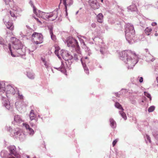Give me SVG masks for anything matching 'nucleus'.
<instances>
[{"label": "nucleus", "mask_w": 158, "mask_h": 158, "mask_svg": "<svg viewBox=\"0 0 158 158\" xmlns=\"http://www.w3.org/2000/svg\"><path fill=\"white\" fill-rule=\"evenodd\" d=\"M92 39L94 41L92 44H95L96 45L99 46L101 48L100 50L101 53L102 54H104L105 53V49L103 47L104 44L102 39L97 37H95Z\"/></svg>", "instance_id": "0eeeda50"}, {"label": "nucleus", "mask_w": 158, "mask_h": 158, "mask_svg": "<svg viewBox=\"0 0 158 158\" xmlns=\"http://www.w3.org/2000/svg\"><path fill=\"white\" fill-rule=\"evenodd\" d=\"M35 19L38 22H39L40 23H41V22L39 20V19H38L36 18H35Z\"/></svg>", "instance_id": "052dcab7"}, {"label": "nucleus", "mask_w": 158, "mask_h": 158, "mask_svg": "<svg viewBox=\"0 0 158 158\" xmlns=\"http://www.w3.org/2000/svg\"><path fill=\"white\" fill-rule=\"evenodd\" d=\"M144 93L145 96L149 98L150 101H151L152 100V97L150 94L146 92H144Z\"/></svg>", "instance_id": "72a5a7b5"}, {"label": "nucleus", "mask_w": 158, "mask_h": 158, "mask_svg": "<svg viewBox=\"0 0 158 158\" xmlns=\"http://www.w3.org/2000/svg\"><path fill=\"white\" fill-rule=\"evenodd\" d=\"M30 119L31 121L35 119V118L36 116L35 114L34 110H31L30 111L29 114Z\"/></svg>", "instance_id": "cd10ccee"}, {"label": "nucleus", "mask_w": 158, "mask_h": 158, "mask_svg": "<svg viewBox=\"0 0 158 158\" xmlns=\"http://www.w3.org/2000/svg\"><path fill=\"white\" fill-rule=\"evenodd\" d=\"M89 58L86 56L83 58H81V61L83 66V68L84 69L85 72L88 75L89 73V70L88 68L86 66V64H87L89 63L88 59Z\"/></svg>", "instance_id": "1a4fd4ad"}, {"label": "nucleus", "mask_w": 158, "mask_h": 158, "mask_svg": "<svg viewBox=\"0 0 158 158\" xmlns=\"http://www.w3.org/2000/svg\"><path fill=\"white\" fill-rule=\"evenodd\" d=\"M110 126L111 127L113 128H115L116 127V122L113 118H111L109 120Z\"/></svg>", "instance_id": "5701e85b"}, {"label": "nucleus", "mask_w": 158, "mask_h": 158, "mask_svg": "<svg viewBox=\"0 0 158 158\" xmlns=\"http://www.w3.org/2000/svg\"><path fill=\"white\" fill-rule=\"evenodd\" d=\"M33 8V11L34 13H35V14H36L37 13V12L36 11V9L35 7V6H33V7H32Z\"/></svg>", "instance_id": "49530a36"}, {"label": "nucleus", "mask_w": 158, "mask_h": 158, "mask_svg": "<svg viewBox=\"0 0 158 158\" xmlns=\"http://www.w3.org/2000/svg\"><path fill=\"white\" fill-rule=\"evenodd\" d=\"M39 34L40 33H36L35 32H34L32 35V36L33 38H35L36 39V37L38 36V34Z\"/></svg>", "instance_id": "a19ab883"}, {"label": "nucleus", "mask_w": 158, "mask_h": 158, "mask_svg": "<svg viewBox=\"0 0 158 158\" xmlns=\"http://www.w3.org/2000/svg\"><path fill=\"white\" fill-rule=\"evenodd\" d=\"M65 41L67 44L68 46L72 48V50L71 51L75 49V48L79 46L77 41L71 37H68Z\"/></svg>", "instance_id": "423d86ee"}, {"label": "nucleus", "mask_w": 158, "mask_h": 158, "mask_svg": "<svg viewBox=\"0 0 158 158\" xmlns=\"http://www.w3.org/2000/svg\"><path fill=\"white\" fill-rule=\"evenodd\" d=\"M27 51H28L29 52V53H30L31 55L33 56V54L32 52H33V51H31L29 49H27Z\"/></svg>", "instance_id": "de8ad7c7"}, {"label": "nucleus", "mask_w": 158, "mask_h": 158, "mask_svg": "<svg viewBox=\"0 0 158 158\" xmlns=\"http://www.w3.org/2000/svg\"><path fill=\"white\" fill-rule=\"evenodd\" d=\"M80 41L81 43L83 45V46L85 45L84 41L83 39H80Z\"/></svg>", "instance_id": "09e8293b"}, {"label": "nucleus", "mask_w": 158, "mask_h": 158, "mask_svg": "<svg viewBox=\"0 0 158 158\" xmlns=\"http://www.w3.org/2000/svg\"><path fill=\"white\" fill-rule=\"evenodd\" d=\"M121 60L127 64L128 69H132L139 61L138 57L134 52L126 50L119 54Z\"/></svg>", "instance_id": "7ed1b4c3"}, {"label": "nucleus", "mask_w": 158, "mask_h": 158, "mask_svg": "<svg viewBox=\"0 0 158 158\" xmlns=\"http://www.w3.org/2000/svg\"><path fill=\"white\" fill-rule=\"evenodd\" d=\"M23 124L26 129L29 135L30 136H32L35 133L34 130L30 127L28 124L26 123H23Z\"/></svg>", "instance_id": "f8f14e48"}, {"label": "nucleus", "mask_w": 158, "mask_h": 158, "mask_svg": "<svg viewBox=\"0 0 158 158\" xmlns=\"http://www.w3.org/2000/svg\"><path fill=\"white\" fill-rule=\"evenodd\" d=\"M153 73L156 77H157L158 76V67H156L155 68Z\"/></svg>", "instance_id": "e433bc0d"}, {"label": "nucleus", "mask_w": 158, "mask_h": 158, "mask_svg": "<svg viewBox=\"0 0 158 158\" xmlns=\"http://www.w3.org/2000/svg\"><path fill=\"white\" fill-rule=\"evenodd\" d=\"M91 26L92 27L95 28L96 27V24L94 23H92L91 25Z\"/></svg>", "instance_id": "6e6d98bb"}, {"label": "nucleus", "mask_w": 158, "mask_h": 158, "mask_svg": "<svg viewBox=\"0 0 158 158\" xmlns=\"http://www.w3.org/2000/svg\"><path fill=\"white\" fill-rule=\"evenodd\" d=\"M14 121L17 124H19L22 122V120L20 118V116L18 115L15 116Z\"/></svg>", "instance_id": "b1692460"}, {"label": "nucleus", "mask_w": 158, "mask_h": 158, "mask_svg": "<svg viewBox=\"0 0 158 158\" xmlns=\"http://www.w3.org/2000/svg\"><path fill=\"white\" fill-rule=\"evenodd\" d=\"M12 45L8 44L7 47L9 50V53L13 57H16L20 56H23L25 54L26 50L23 48V45L21 41L15 38H11Z\"/></svg>", "instance_id": "f03ea898"}, {"label": "nucleus", "mask_w": 158, "mask_h": 158, "mask_svg": "<svg viewBox=\"0 0 158 158\" xmlns=\"http://www.w3.org/2000/svg\"><path fill=\"white\" fill-rule=\"evenodd\" d=\"M30 124L31 125V126L32 127H36V125L34 124H33V123H30Z\"/></svg>", "instance_id": "bf43d9fd"}, {"label": "nucleus", "mask_w": 158, "mask_h": 158, "mask_svg": "<svg viewBox=\"0 0 158 158\" xmlns=\"http://www.w3.org/2000/svg\"><path fill=\"white\" fill-rule=\"evenodd\" d=\"M152 135L156 139V143L158 145V131H154L152 132Z\"/></svg>", "instance_id": "a878e982"}, {"label": "nucleus", "mask_w": 158, "mask_h": 158, "mask_svg": "<svg viewBox=\"0 0 158 158\" xmlns=\"http://www.w3.org/2000/svg\"><path fill=\"white\" fill-rule=\"evenodd\" d=\"M16 155H13L12 156H14L16 157L17 158H21V156L20 155H19L17 152H16Z\"/></svg>", "instance_id": "3c124183"}, {"label": "nucleus", "mask_w": 158, "mask_h": 158, "mask_svg": "<svg viewBox=\"0 0 158 158\" xmlns=\"http://www.w3.org/2000/svg\"><path fill=\"white\" fill-rule=\"evenodd\" d=\"M49 33L51 35V37L52 39L54 41H55L56 40V36L54 35L53 32V28H49Z\"/></svg>", "instance_id": "393cba45"}, {"label": "nucleus", "mask_w": 158, "mask_h": 158, "mask_svg": "<svg viewBox=\"0 0 158 158\" xmlns=\"http://www.w3.org/2000/svg\"><path fill=\"white\" fill-rule=\"evenodd\" d=\"M67 7H65V11L66 12V17L68 15V12H67Z\"/></svg>", "instance_id": "13d9d810"}, {"label": "nucleus", "mask_w": 158, "mask_h": 158, "mask_svg": "<svg viewBox=\"0 0 158 158\" xmlns=\"http://www.w3.org/2000/svg\"><path fill=\"white\" fill-rule=\"evenodd\" d=\"M121 91H124V92H125L126 91V90L125 89H122L121 90Z\"/></svg>", "instance_id": "338daca9"}, {"label": "nucleus", "mask_w": 158, "mask_h": 158, "mask_svg": "<svg viewBox=\"0 0 158 158\" xmlns=\"http://www.w3.org/2000/svg\"><path fill=\"white\" fill-rule=\"evenodd\" d=\"M146 61L148 62L153 61L155 59V58L151 54L148 53V55L146 56Z\"/></svg>", "instance_id": "aec40b11"}, {"label": "nucleus", "mask_w": 158, "mask_h": 158, "mask_svg": "<svg viewBox=\"0 0 158 158\" xmlns=\"http://www.w3.org/2000/svg\"><path fill=\"white\" fill-rule=\"evenodd\" d=\"M38 117L39 118H41L42 119H43V118L42 117H41V116L40 115H38Z\"/></svg>", "instance_id": "69168bd1"}, {"label": "nucleus", "mask_w": 158, "mask_h": 158, "mask_svg": "<svg viewBox=\"0 0 158 158\" xmlns=\"http://www.w3.org/2000/svg\"><path fill=\"white\" fill-rule=\"evenodd\" d=\"M154 35L155 37H157V40L158 41V28H155L153 31Z\"/></svg>", "instance_id": "c9c22d12"}, {"label": "nucleus", "mask_w": 158, "mask_h": 158, "mask_svg": "<svg viewBox=\"0 0 158 158\" xmlns=\"http://www.w3.org/2000/svg\"><path fill=\"white\" fill-rule=\"evenodd\" d=\"M131 102L132 104L134 105H135L136 103V102L135 100H131Z\"/></svg>", "instance_id": "5fc2aeb1"}, {"label": "nucleus", "mask_w": 158, "mask_h": 158, "mask_svg": "<svg viewBox=\"0 0 158 158\" xmlns=\"http://www.w3.org/2000/svg\"><path fill=\"white\" fill-rule=\"evenodd\" d=\"M72 52H73L74 57H73V60L77 61L80 59H81V57L82 55L79 46L75 48V49L73 50Z\"/></svg>", "instance_id": "6e6552de"}, {"label": "nucleus", "mask_w": 158, "mask_h": 158, "mask_svg": "<svg viewBox=\"0 0 158 158\" xmlns=\"http://www.w3.org/2000/svg\"><path fill=\"white\" fill-rule=\"evenodd\" d=\"M3 21L7 28L11 30H12L14 29V26L13 25V24L11 21L6 22V21H5L4 19H3Z\"/></svg>", "instance_id": "f3484780"}, {"label": "nucleus", "mask_w": 158, "mask_h": 158, "mask_svg": "<svg viewBox=\"0 0 158 158\" xmlns=\"http://www.w3.org/2000/svg\"><path fill=\"white\" fill-rule=\"evenodd\" d=\"M17 94H18V98H19L21 100H22L23 99V96L19 92V91H18Z\"/></svg>", "instance_id": "58836bf2"}, {"label": "nucleus", "mask_w": 158, "mask_h": 158, "mask_svg": "<svg viewBox=\"0 0 158 158\" xmlns=\"http://www.w3.org/2000/svg\"><path fill=\"white\" fill-rule=\"evenodd\" d=\"M151 25L153 26H155L157 25V23L156 22H153L152 23Z\"/></svg>", "instance_id": "4d7b16f0"}, {"label": "nucleus", "mask_w": 158, "mask_h": 158, "mask_svg": "<svg viewBox=\"0 0 158 158\" xmlns=\"http://www.w3.org/2000/svg\"><path fill=\"white\" fill-rule=\"evenodd\" d=\"M15 89L12 85L6 84L3 81L0 83V96L2 100V104L3 106L8 110L10 107V104L7 98L8 97L7 94H15Z\"/></svg>", "instance_id": "f257e3e1"}, {"label": "nucleus", "mask_w": 158, "mask_h": 158, "mask_svg": "<svg viewBox=\"0 0 158 158\" xmlns=\"http://www.w3.org/2000/svg\"><path fill=\"white\" fill-rule=\"evenodd\" d=\"M144 138L146 143H151V138L149 135L146 134L144 136Z\"/></svg>", "instance_id": "c756f323"}, {"label": "nucleus", "mask_w": 158, "mask_h": 158, "mask_svg": "<svg viewBox=\"0 0 158 158\" xmlns=\"http://www.w3.org/2000/svg\"><path fill=\"white\" fill-rule=\"evenodd\" d=\"M55 54L59 58H60L59 55L58 54V51L56 49L55 51Z\"/></svg>", "instance_id": "37998d69"}, {"label": "nucleus", "mask_w": 158, "mask_h": 158, "mask_svg": "<svg viewBox=\"0 0 158 158\" xmlns=\"http://www.w3.org/2000/svg\"><path fill=\"white\" fill-rule=\"evenodd\" d=\"M118 109L121 110L119 111V113L121 115L122 117L124 120H126L127 119V117L126 114L124 112V109L122 107L121 105L118 102H115L114 105Z\"/></svg>", "instance_id": "9d476101"}, {"label": "nucleus", "mask_w": 158, "mask_h": 158, "mask_svg": "<svg viewBox=\"0 0 158 158\" xmlns=\"http://www.w3.org/2000/svg\"><path fill=\"white\" fill-rule=\"evenodd\" d=\"M57 10L55 9L52 12L48 13V19L49 18L52 17H53V19H51L52 21H54L57 18Z\"/></svg>", "instance_id": "ddd939ff"}, {"label": "nucleus", "mask_w": 158, "mask_h": 158, "mask_svg": "<svg viewBox=\"0 0 158 158\" xmlns=\"http://www.w3.org/2000/svg\"><path fill=\"white\" fill-rule=\"evenodd\" d=\"M10 15L11 17H15V18H16V17L15 16V14L16 13V11H14L13 10L10 11Z\"/></svg>", "instance_id": "f704fd0d"}, {"label": "nucleus", "mask_w": 158, "mask_h": 158, "mask_svg": "<svg viewBox=\"0 0 158 158\" xmlns=\"http://www.w3.org/2000/svg\"><path fill=\"white\" fill-rule=\"evenodd\" d=\"M156 80L157 81V82L158 83V76L156 77Z\"/></svg>", "instance_id": "774afa93"}, {"label": "nucleus", "mask_w": 158, "mask_h": 158, "mask_svg": "<svg viewBox=\"0 0 158 158\" xmlns=\"http://www.w3.org/2000/svg\"><path fill=\"white\" fill-rule=\"evenodd\" d=\"M6 128L7 131H12V128L9 126H6Z\"/></svg>", "instance_id": "c03bdc74"}, {"label": "nucleus", "mask_w": 158, "mask_h": 158, "mask_svg": "<svg viewBox=\"0 0 158 158\" xmlns=\"http://www.w3.org/2000/svg\"><path fill=\"white\" fill-rule=\"evenodd\" d=\"M15 132H14V136L17 139H19V140H22L23 139V137H24L23 134L20 131H15Z\"/></svg>", "instance_id": "4468645a"}, {"label": "nucleus", "mask_w": 158, "mask_h": 158, "mask_svg": "<svg viewBox=\"0 0 158 158\" xmlns=\"http://www.w3.org/2000/svg\"><path fill=\"white\" fill-rule=\"evenodd\" d=\"M54 68L56 69H57L58 70L61 71L62 72L64 73L65 72V69L64 66V64H63L62 63H61V65L60 67L59 68H56L54 67Z\"/></svg>", "instance_id": "bb28decb"}, {"label": "nucleus", "mask_w": 158, "mask_h": 158, "mask_svg": "<svg viewBox=\"0 0 158 158\" xmlns=\"http://www.w3.org/2000/svg\"><path fill=\"white\" fill-rule=\"evenodd\" d=\"M152 31V29L150 27H147L145 30V32L147 35H149L150 32Z\"/></svg>", "instance_id": "473e14b6"}, {"label": "nucleus", "mask_w": 158, "mask_h": 158, "mask_svg": "<svg viewBox=\"0 0 158 158\" xmlns=\"http://www.w3.org/2000/svg\"><path fill=\"white\" fill-rule=\"evenodd\" d=\"M155 108V107L154 106H151L148 108V111L149 112H153Z\"/></svg>", "instance_id": "4c0bfd02"}, {"label": "nucleus", "mask_w": 158, "mask_h": 158, "mask_svg": "<svg viewBox=\"0 0 158 158\" xmlns=\"http://www.w3.org/2000/svg\"><path fill=\"white\" fill-rule=\"evenodd\" d=\"M127 9L131 11H134L136 10L137 8L135 4L132 3L131 5L127 7Z\"/></svg>", "instance_id": "412c9836"}, {"label": "nucleus", "mask_w": 158, "mask_h": 158, "mask_svg": "<svg viewBox=\"0 0 158 158\" xmlns=\"http://www.w3.org/2000/svg\"><path fill=\"white\" fill-rule=\"evenodd\" d=\"M138 78H139V81L140 83H142L143 82V78L142 77H138Z\"/></svg>", "instance_id": "a18cd8bd"}, {"label": "nucleus", "mask_w": 158, "mask_h": 158, "mask_svg": "<svg viewBox=\"0 0 158 158\" xmlns=\"http://www.w3.org/2000/svg\"><path fill=\"white\" fill-rule=\"evenodd\" d=\"M125 37L126 40L130 44L136 41L137 38L135 35V32L133 25L128 23L125 27Z\"/></svg>", "instance_id": "20e7f679"}, {"label": "nucleus", "mask_w": 158, "mask_h": 158, "mask_svg": "<svg viewBox=\"0 0 158 158\" xmlns=\"http://www.w3.org/2000/svg\"><path fill=\"white\" fill-rule=\"evenodd\" d=\"M41 60L42 61L43 63H44V64L45 65V66L47 68L48 67L47 64L46 63V62L45 60V59L43 57H41Z\"/></svg>", "instance_id": "ea45409f"}, {"label": "nucleus", "mask_w": 158, "mask_h": 158, "mask_svg": "<svg viewBox=\"0 0 158 158\" xmlns=\"http://www.w3.org/2000/svg\"><path fill=\"white\" fill-rule=\"evenodd\" d=\"M86 53L89 56H90L92 54V52L91 50H90L89 51H87V52H86Z\"/></svg>", "instance_id": "864d4df0"}, {"label": "nucleus", "mask_w": 158, "mask_h": 158, "mask_svg": "<svg viewBox=\"0 0 158 158\" xmlns=\"http://www.w3.org/2000/svg\"><path fill=\"white\" fill-rule=\"evenodd\" d=\"M5 2L6 4L8 5L9 2H11L12 0H3Z\"/></svg>", "instance_id": "8fccbe9b"}, {"label": "nucleus", "mask_w": 158, "mask_h": 158, "mask_svg": "<svg viewBox=\"0 0 158 158\" xmlns=\"http://www.w3.org/2000/svg\"><path fill=\"white\" fill-rule=\"evenodd\" d=\"M9 149L10 153L9 155L11 156L13 155H15L17 152L16 151V149L14 145L10 146L9 147Z\"/></svg>", "instance_id": "dca6fc26"}, {"label": "nucleus", "mask_w": 158, "mask_h": 158, "mask_svg": "<svg viewBox=\"0 0 158 158\" xmlns=\"http://www.w3.org/2000/svg\"><path fill=\"white\" fill-rule=\"evenodd\" d=\"M37 40L36 41H34V42L36 44H40L43 42V37L42 35L40 33L38 34V35L36 37Z\"/></svg>", "instance_id": "a211bd4d"}, {"label": "nucleus", "mask_w": 158, "mask_h": 158, "mask_svg": "<svg viewBox=\"0 0 158 158\" xmlns=\"http://www.w3.org/2000/svg\"><path fill=\"white\" fill-rule=\"evenodd\" d=\"M7 155V152L5 151H2L0 153V156L2 158H6Z\"/></svg>", "instance_id": "2f4dec72"}, {"label": "nucleus", "mask_w": 158, "mask_h": 158, "mask_svg": "<svg viewBox=\"0 0 158 158\" xmlns=\"http://www.w3.org/2000/svg\"><path fill=\"white\" fill-rule=\"evenodd\" d=\"M60 54L63 58L66 61V64L69 66L71 65L73 62V56L70 54L68 51L63 50L61 51Z\"/></svg>", "instance_id": "39448f33"}, {"label": "nucleus", "mask_w": 158, "mask_h": 158, "mask_svg": "<svg viewBox=\"0 0 158 158\" xmlns=\"http://www.w3.org/2000/svg\"><path fill=\"white\" fill-rule=\"evenodd\" d=\"M115 95L117 97H119V94L118 92L116 93H115Z\"/></svg>", "instance_id": "e2e57ef3"}, {"label": "nucleus", "mask_w": 158, "mask_h": 158, "mask_svg": "<svg viewBox=\"0 0 158 158\" xmlns=\"http://www.w3.org/2000/svg\"><path fill=\"white\" fill-rule=\"evenodd\" d=\"M83 48H84L85 49V52H87V51H89V50H90L89 48L87 47L85 45L84 46V47H83Z\"/></svg>", "instance_id": "79ce46f5"}, {"label": "nucleus", "mask_w": 158, "mask_h": 158, "mask_svg": "<svg viewBox=\"0 0 158 158\" xmlns=\"http://www.w3.org/2000/svg\"><path fill=\"white\" fill-rule=\"evenodd\" d=\"M60 1L61 2L62 1V3L65 7H69L73 4V0H60Z\"/></svg>", "instance_id": "2eb2a0df"}, {"label": "nucleus", "mask_w": 158, "mask_h": 158, "mask_svg": "<svg viewBox=\"0 0 158 158\" xmlns=\"http://www.w3.org/2000/svg\"><path fill=\"white\" fill-rule=\"evenodd\" d=\"M103 16L101 13H99L97 16V21L100 23H102L103 22Z\"/></svg>", "instance_id": "4be33fe9"}, {"label": "nucleus", "mask_w": 158, "mask_h": 158, "mask_svg": "<svg viewBox=\"0 0 158 158\" xmlns=\"http://www.w3.org/2000/svg\"><path fill=\"white\" fill-rule=\"evenodd\" d=\"M0 44H2L3 45V47L5 49V48H8L7 46H8V44H4V40L1 37L0 38Z\"/></svg>", "instance_id": "7c9ffc66"}, {"label": "nucleus", "mask_w": 158, "mask_h": 158, "mask_svg": "<svg viewBox=\"0 0 158 158\" xmlns=\"http://www.w3.org/2000/svg\"><path fill=\"white\" fill-rule=\"evenodd\" d=\"M40 14L41 15V17L43 19L47 20L48 19V13H45L43 12L40 11Z\"/></svg>", "instance_id": "c85d7f7f"}, {"label": "nucleus", "mask_w": 158, "mask_h": 158, "mask_svg": "<svg viewBox=\"0 0 158 158\" xmlns=\"http://www.w3.org/2000/svg\"><path fill=\"white\" fill-rule=\"evenodd\" d=\"M89 4L95 10L99 8V5L97 0H89Z\"/></svg>", "instance_id": "9b49d317"}, {"label": "nucleus", "mask_w": 158, "mask_h": 158, "mask_svg": "<svg viewBox=\"0 0 158 158\" xmlns=\"http://www.w3.org/2000/svg\"><path fill=\"white\" fill-rule=\"evenodd\" d=\"M15 105L17 107L18 105V102H16Z\"/></svg>", "instance_id": "0e129e2a"}, {"label": "nucleus", "mask_w": 158, "mask_h": 158, "mask_svg": "<svg viewBox=\"0 0 158 158\" xmlns=\"http://www.w3.org/2000/svg\"><path fill=\"white\" fill-rule=\"evenodd\" d=\"M29 3L30 5H31V6L32 7H33V6H34L33 4V2L32 1H30L29 2Z\"/></svg>", "instance_id": "680f3d73"}, {"label": "nucleus", "mask_w": 158, "mask_h": 158, "mask_svg": "<svg viewBox=\"0 0 158 158\" xmlns=\"http://www.w3.org/2000/svg\"><path fill=\"white\" fill-rule=\"evenodd\" d=\"M117 140H116V139H115L114 140L113 142V143H112V145L114 147V146L116 144V143H117Z\"/></svg>", "instance_id": "603ef678"}, {"label": "nucleus", "mask_w": 158, "mask_h": 158, "mask_svg": "<svg viewBox=\"0 0 158 158\" xmlns=\"http://www.w3.org/2000/svg\"><path fill=\"white\" fill-rule=\"evenodd\" d=\"M28 70L27 72V75L28 77L31 79H33L35 78V74L32 71L28 69Z\"/></svg>", "instance_id": "6ab92c4d"}]
</instances>
